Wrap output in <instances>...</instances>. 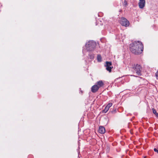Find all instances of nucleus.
<instances>
[{
	"mask_svg": "<svg viewBox=\"0 0 158 158\" xmlns=\"http://www.w3.org/2000/svg\"><path fill=\"white\" fill-rule=\"evenodd\" d=\"M143 49V45L142 43L139 41H135L131 44L130 50L133 53L135 54H141Z\"/></svg>",
	"mask_w": 158,
	"mask_h": 158,
	"instance_id": "obj_1",
	"label": "nucleus"
},
{
	"mask_svg": "<svg viewBox=\"0 0 158 158\" xmlns=\"http://www.w3.org/2000/svg\"><path fill=\"white\" fill-rule=\"evenodd\" d=\"M132 68L133 69V72L135 73L136 74L139 76L141 75L142 68L140 65L138 64H134Z\"/></svg>",
	"mask_w": 158,
	"mask_h": 158,
	"instance_id": "obj_2",
	"label": "nucleus"
},
{
	"mask_svg": "<svg viewBox=\"0 0 158 158\" xmlns=\"http://www.w3.org/2000/svg\"><path fill=\"white\" fill-rule=\"evenodd\" d=\"M120 24L123 26L125 27L128 26L129 25V23L127 20L124 18H122L120 20Z\"/></svg>",
	"mask_w": 158,
	"mask_h": 158,
	"instance_id": "obj_3",
	"label": "nucleus"
},
{
	"mask_svg": "<svg viewBox=\"0 0 158 158\" xmlns=\"http://www.w3.org/2000/svg\"><path fill=\"white\" fill-rule=\"evenodd\" d=\"M105 66L106 67V70L109 72L111 71V70L113 68L112 64L111 62L106 61Z\"/></svg>",
	"mask_w": 158,
	"mask_h": 158,
	"instance_id": "obj_4",
	"label": "nucleus"
},
{
	"mask_svg": "<svg viewBox=\"0 0 158 158\" xmlns=\"http://www.w3.org/2000/svg\"><path fill=\"white\" fill-rule=\"evenodd\" d=\"M97 45L96 42L93 40L89 41V51H93Z\"/></svg>",
	"mask_w": 158,
	"mask_h": 158,
	"instance_id": "obj_5",
	"label": "nucleus"
},
{
	"mask_svg": "<svg viewBox=\"0 0 158 158\" xmlns=\"http://www.w3.org/2000/svg\"><path fill=\"white\" fill-rule=\"evenodd\" d=\"M145 4V0H139V6L140 8L143 9L144 7Z\"/></svg>",
	"mask_w": 158,
	"mask_h": 158,
	"instance_id": "obj_6",
	"label": "nucleus"
},
{
	"mask_svg": "<svg viewBox=\"0 0 158 158\" xmlns=\"http://www.w3.org/2000/svg\"><path fill=\"white\" fill-rule=\"evenodd\" d=\"M99 88L96 85H94L91 88V91L93 93H95L97 92Z\"/></svg>",
	"mask_w": 158,
	"mask_h": 158,
	"instance_id": "obj_7",
	"label": "nucleus"
},
{
	"mask_svg": "<svg viewBox=\"0 0 158 158\" xmlns=\"http://www.w3.org/2000/svg\"><path fill=\"white\" fill-rule=\"evenodd\" d=\"M98 131L99 133L101 134H104L105 132V128L102 126H100L99 127Z\"/></svg>",
	"mask_w": 158,
	"mask_h": 158,
	"instance_id": "obj_8",
	"label": "nucleus"
},
{
	"mask_svg": "<svg viewBox=\"0 0 158 158\" xmlns=\"http://www.w3.org/2000/svg\"><path fill=\"white\" fill-rule=\"evenodd\" d=\"M99 88L104 85V83L102 81H99L96 83V84Z\"/></svg>",
	"mask_w": 158,
	"mask_h": 158,
	"instance_id": "obj_9",
	"label": "nucleus"
},
{
	"mask_svg": "<svg viewBox=\"0 0 158 158\" xmlns=\"http://www.w3.org/2000/svg\"><path fill=\"white\" fill-rule=\"evenodd\" d=\"M97 60L99 62H100L102 61V57L99 55H98L97 56Z\"/></svg>",
	"mask_w": 158,
	"mask_h": 158,
	"instance_id": "obj_10",
	"label": "nucleus"
},
{
	"mask_svg": "<svg viewBox=\"0 0 158 158\" xmlns=\"http://www.w3.org/2000/svg\"><path fill=\"white\" fill-rule=\"evenodd\" d=\"M85 47L86 48V51L88 52L89 51V44L88 43H87L85 44Z\"/></svg>",
	"mask_w": 158,
	"mask_h": 158,
	"instance_id": "obj_11",
	"label": "nucleus"
},
{
	"mask_svg": "<svg viewBox=\"0 0 158 158\" xmlns=\"http://www.w3.org/2000/svg\"><path fill=\"white\" fill-rule=\"evenodd\" d=\"M109 108L108 107L106 106L104 110H103V112L104 113H106L109 110Z\"/></svg>",
	"mask_w": 158,
	"mask_h": 158,
	"instance_id": "obj_12",
	"label": "nucleus"
},
{
	"mask_svg": "<svg viewBox=\"0 0 158 158\" xmlns=\"http://www.w3.org/2000/svg\"><path fill=\"white\" fill-rule=\"evenodd\" d=\"M112 103H110L108 104L106 106L108 107V108H110L111 106H112Z\"/></svg>",
	"mask_w": 158,
	"mask_h": 158,
	"instance_id": "obj_13",
	"label": "nucleus"
},
{
	"mask_svg": "<svg viewBox=\"0 0 158 158\" xmlns=\"http://www.w3.org/2000/svg\"><path fill=\"white\" fill-rule=\"evenodd\" d=\"M123 4L124 5H125V6L127 5V1L125 0L123 2Z\"/></svg>",
	"mask_w": 158,
	"mask_h": 158,
	"instance_id": "obj_14",
	"label": "nucleus"
},
{
	"mask_svg": "<svg viewBox=\"0 0 158 158\" xmlns=\"http://www.w3.org/2000/svg\"><path fill=\"white\" fill-rule=\"evenodd\" d=\"M152 110L153 114L156 115L157 113L156 110L154 109H152Z\"/></svg>",
	"mask_w": 158,
	"mask_h": 158,
	"instance_id": "obj_15",
	"label": "nucleus"
},
{
	"mask_svg": "<svg viewBox=\"0 0 158 158\" xmlns=\"http://www.w3.org/2000/svg\"><path fill=\"white\" fill-rule=\"evenodd\" d=\"M94 54H92L90 56H89V58L90 59H93L94 58Z\"/></svg>",
	"mask_w": 158,
	"mask_h": 158,
	"instance_id": "obj_16",
	"label": "nucleus"
},
{
	"mask_svg": "<svg viewBox=\"0 0 158 158\" xmlns=\"http://www.w3.org/2000/svg\"><path fill=\"white\" fill-rule=\"evenodd\" d=\"M154 150L155 152H157V153H158V149L157 148H155L154 149Z\"/></svg>",
	"mask_w": 158,
	"mask_h": 158,
	"instance_id": "obj_17",
	"label": "nucleus"
},
{
	"mask_svg": "<svg viewBox=\"0 0 158 158\" xmlns=\"http://www.w3.org/2000/svg\"><path fill=\"white\" fill-rule=\"evenodd\" d=\"M156 79L158 80V72H157L156 74Z\"/></svg>",
	"mask_w": 158,
	"mask_h": 158,
	"instance_id": "obj_18",
	"label": "nucleus"
},
{
	"mask_svg": "<svg viewBox=\"0 0 158 158\" xmlns=\"http://www.w3.org/2000/svg\"><path fill=\"white\" fill-rule=\"evenodd\" d=\"M155 115L157 117H158V113H157Z\"/></svg>",
	"mask_w": 158,
	"mask_h": 158,
	"instance_id": "obj_19",
	"label": "nucleus"
},
{
	"mask_svg": "<svg viewBox=\"0 0 158 158\" xmlns=\"http://www.w3.org/2000/svg\"><path fill=\"white\" fill-rule=\"evenodd\" d=\"M85 51V50L84 49H83V52H84Z\"/></svg>",
	"mask_w": 158,
	"mask_h": 158,
	"instance_id": "obj_20",
	"label": "nucleus"
},
{
	"mask_svg": "<svg viewBox=\"0 0 158 158\" xmlns=\"http://www.w3.org/2000/svg\"><path fill=\"white\" fill-rule=\"evenodd\" d=\"M81 93H82V91H81Z\"/></svg>",
	"mask_w": 158,
	"mask_h": 158,
	"instance_id": "obj_21",
	"label": "nucleus"
}]
</instances>
